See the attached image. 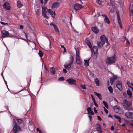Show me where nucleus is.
<instances>
[{"instance_id": "obj_1", "label": "nucleus", "mask_w": 133, "mask_h": 133, "mask_svg": "<svg viewBox=\"0 0 133 133\" xmlns=\"http://www.w3.org/2000/svg\"><path fill=\"white\" fill-rule=\"evenodd\" d=\"M42 15L46 19H48L49 18L46 15L48 12L50 14L51 16L53 18H54L55 17L56 15V14L55 11H53L52 10L50 9L48 10L44 6L42 7Z\"/></svg>"}, {"instance_id": "obj_2", "label": "nucleus", "mask_w": 133, "mask_h": 133, "mask_svg": "<svg viewBox=\"0 0 133 133\" xmlns=\"http://www.w3.org/2000/svg\"><path fill=\"white\" fill-rule=\"evenodd\" d=\"M116 60L115 55H114L112 57H108L106 61V62L107 63L111 64L115 63Z\"/></svg>"}, {"instance_id": "obj_3", "label": "nucleus", "mask_w": 133, "mask_h": 133, "mask_svg": "<svg viewBox=\"0 0 133 133\" xmlns=\"http://www.w3.org/2000/svg\"><path fill=\"white\" fill-rule=\"evenodd\" d=\"M14 123L15 124L14 127L13 129L12 130L13 133H17L18 131L21 129V128L19 126H18V125L15 119L14 120Z\"/></svg>"}, {"instance_id": "obj_4", "label": "nucleus", "mask_w": 133, "mask_h": 133, "mask_svg": "<svg viewBox=\"0 0 133 133\" xmlns=\"http://www.w3.org/2000/svg\"><path fill=\"white\" fill-rule=\"evenodd\" d=\"M66 81L70 85H75L76 83V81L72 78H69L67 79Z\"/></svg>"}, {"instance_id": "obj_5", "label": "nucleus", "mask_w": 133, "mask_h": 133, "mask_svg": "<svg viewBox=\"0 0 133 133\" xmlns=\"http://www.w3.org/2000/svg\"><path fill=\"white\" fill-rule=\"evenodd\" d=\"M116 87L120 91L122 90V82L121 81H118L117 82V84L116 85Z\"/></svg>"}, {"instance_id": "obj_6", "label": "nucleus", "mask_w": 133, "mask_h": 133, "mask_svg": "<svg viewBox=\"0 0 133 133\" xmlns=\"http://www.w3.org/2000/svg\"><path fill=\"white\" fill-rule=\"evenodd\" d=\"M1 33L2 34V37L3 38L8 37L9 35V32L6 30L2 31Z\"/></svg>"}, {"instance_id": "obj_7", "label": "nucleus", "mask_w": 133, "mask_h": 133, "mask_svg": "<svg viewBox=\"0 0 133 133\" xmlns=\"http://www.w3.org/2000/svg\"><path fill=\"white\" fill-rule=\"evenodd\" d=\"M100 39L101 40V41L102 43V44H104L105 43V41L106 43H108V41L106 38L105 36L104 35H103L101 36L100 37Z\"/></svg>"}, {"instance_id": "obj_8", "label": "nucleus", "mask_w": 133, "mask_h": 133, "mask_svg": "<svg viewBox=\"0 0 133 133\" xmlns=\"http://www.w3.org/2000/svg\"><path fill=\"white\" fill-rule=\"evenodd\" d=\"M83 8V6L81 4H76L75 5L74 9L76 11H78Z\"/></svg>"}, {"instance_id": "obj_9", "label": "nucleus", "mask_w": 133, "mask_h": 133, "mask_svg": "<svg viewBox=\"0 0 133 133\" xmlns=\"http://www.w3.org/2000/svg\"><path fill=\"white\" fill-rule=\"evenodd\" d=\"M125 115L128 118L133 119V112L128 111L126 113Z\"/></svg>"}, {"instance_id": "obj_10", "label": "nucleus", "mask_w": 133, "mask_h": 133, "mask_svg": "<svg viewBox=\"0 0 133 133\" xmlns=\"http://www.w3.org/2000/svg\"><path fill=\"white\" fill-rule=\"evenodd\" d=\"M102 16L104 17V21L106 23L108 24H109L110 23V21L107 16L105 14H103L102 15Z\"/></svg>"}, {"instance_id": "obj_11", "label": "nucleus", "mask_w": 133, "mask_h": 133, "mask_svg": "<svg viewBox=\"0 0 133 133\" xmlns=\"http://www.w3.org/2000/svg\"><path fill=\"white\" fill-rule=\"evenodd\" d=\"M59 6V3L58 2H54L51 6V8L52 9H57Z\"/></svg>"}, {"instance_id": "obj_12", "label": "nucleus", "mask_w": 133, "mask_h": 133, "mask_svg": "<svg viewBox=\"0 0 133 133\" xmlns=\"http://www.w3.org/2000/svg\"><path fill=\"white\" fill-rule=\"evenodd\" d=\"M117 18L118 19V23L120 25V26L121 29H122V27L121 26V20L119 12H117Z\"/></svg>"}, {"instance_id": "obj_13", "label": "nucleus", "mask_w": 133, "mask_h": 133, "mask_svg": "<svg viewBox=\"0 0 133 133\" xmlns=\"http://www.w3.org/2000/svg\"><path fill=\"white\" fill-rule=\"evenodd\" d=\"M3 6L8 10H9L10 9V5L8 2H5Z\"/></svg>"}, {"instance_id": "obj_14", "label": "nucleus", "mask_w": 133, "mask_h": 133, "mask_svg": "<svg viewBox=\"0 0 133 133\" xmlns=\"http://www.w3.org/2000/svg\"><path fill=\"white\" fill-rule=\"evenodd\" d=\"M85 43L88 45V46L91 49L92 48V46L91 43L89 40L88 38H86L85 40Z\"/></svg>"}, {"instance_id": "obj_15", "label": "nucleus", "mask_w": 133, "mask_h": 133, "mask_svg": "<svg viewBox=\"0 0 133 133\" xmlns=\"http://www.w3.org/2000/svg\"><path fill=\"white\" fill-rule=\"evenodd\" d=\"M91 29L92 31L95 34L98 33L99 31L98 27L96 26L92 27Z\"/></svg>"}, {"instance_id": "obj_16", "label": "nucleus", "mask_w": 133, "mask_h": 133, "mask_svg": "<svg viewBox=\"0 0 133 133\" xmlns=\"http://www.w3.org/2000/svg\"><path fill=\"white\" fill-rule=\"evenodd\" d=\"M72 64L69 63L68 64L65 63L64 65V66L66 69H67L68 70H70Z\"/></svg>"}, {"instance_id": "obj_17", "label": "nucleus", "mask_w": 133, "mask_h": 133, "mask_svg": "<svg viewBox=\"0 0 133 133\" xmlns=\"http://www.w3.org/2000/svg\"><path fill=\"white\" fill-rule=\"evenodd\" d=\"M96 129L98 131V133H101L102 132V131L101 129V126L100 124H97Z\"/></svg>"}, {"instance_id": "obj_18", "label": "nucleus", "mask_w": 133, "mask_h": 133, "mask_svg": "<svg viewBox=\"0 0 133 133\" xmlns=\"http://www.w3.org/2000/svg\"><path fill=\"white\" fill-rule=\"evenodd\" d=\"M123 103L124 104L127 105L128 107L131 106L132 104L131 102L126 99H125L123 101Z\"/></svg>"}, {"instance_id": "obj_19", "label": "nucleus", "mask_w": 133, "mask_h": 133, "mask_svg": "<svg viewBox=\"0 0 133 133\" xmlns=\"http://www.w3.org/2000/svg\"><path fill=\"white\" fill-rule=\"evenodd\" d=\"M92 49V51L94 52V55H97L98 51V48L96 46H94Z\"/></svg>"}, {"instance_id": "obj_20", "label": "nucleus", "mask_w": 133, "mask_h": 133, "mask_svg": "<svg viewBox=\"0 0 133 133\" xmlns=\"http://www.w3.org/2000/svg\"><path fill=\"white\" fill-rule=\"evenodd\" d=\"M76 51V57H79V49L78 48H75Z\"/></svg>"}, {"instance_id": "obj_21", "label": "nucleus", "mask_w": 133, "mask_h": 133, "mask_svg": "<svg viewBox=\"0 0 133 133\" xmlns=\"http://www.w3.org/2000/svg\"><path fill=\"white\" fill-rule=\"evenodd\" d=\"M76 62L77 64H80L81 63V61L80 57H76Z\"/></svg>"}, {"instance_id": "obj_22", "label": "nucleus", "mask_w": 133, "mask_h": 133, "mask_svg": "<svg viewBox=\"0 0 133 133\" xmlns=\"http://www.w3.org/2000/svg\"><path fill=\"white\" fill-rule=\"evenodd\" d=\"M127 94L129 96V97L130 98H131L132 97V94L129 89L127 90Z\"/></svg>"}, {"instance_id": "obj_23", "label": "nucleus", "mask_w": 133, "mask_h": 133, "mask_svg": "<svg viewBox=\"0 0 133 133\" xmlns=\"http://www.w3.org/2000/svg\"><path fill=\"white\" fill-rule=\"evenodd\" d=\"M94 93L95 95L96 96L99 98L101 100L102 99V96L101 94H100L96 92H95Z\"/></svg>"}, {"instance_id": "obj_24", "label": "nucleus", "mask_w": 133, "mask_h": 133, "mask_svg": "<svg viewBox=\"0 0 133 133\" xmlns=\"http://www.w3.org/2000/svg\"><path fill=\"white\" fill-rule=\"evenodd\" d=\"M90 59V58L87 60H84L85 62L84 64L85 66H87L89 65V62Z\"/></svg>"}, {"instance_id": "obj_25", "label": "nucleus", "mask_w": 133, "mask_h": 133, "mask_svg": "<svg viewBox=\"0 0 133 133\" xmlns=\"http://www.w3.org/2000/svg\"><path fill=\"white\" fill-rule=\"evenodd\" d=\"M17 4V6L19 8L22 7L23 6L22 4L20 1H18Z\"/></svg>"}, {"instance_id": "obj_26", "label": "nucleus", "mask_w": 133, "mask_h": 133, "mask_svg": "<svg viewBox=\"0 0 133 133\" xmlns=\"http://www.w3.org/2000/svg\"><path fill=\"white\" fill-rule=\"evenodd\" d=\"M114 117L116 119H119L118 121L119 123L121 122V117H119V116L116 115H114Z\"/></svg>"}, {"instance_id": "obj_27", "label": "nucleus", "mask_w": 133, "mask_h": 133, "mask_svg": "<svg viewBox=\"0 0 133 133\" xmlns=\"http://www.w3.org/2000/svg\"><path fill=\"white\" fill-rule=\"evenodd\" d=\"M74 61V57H73L71 55L70 56V59L69 60V63H71L72 64V63Z\"/></svg>"}, {"instance_id": "obj_28", "label": "nucleus", "mask_w": 133, "mask_h": 133, "mask_svg": "<svg viewBox=\"0 0 133 133\" xmlns=\"http://www.w3.org/2000/svg\"><path fill=\"white\" fill-rule=\"evenodd\" d=\"M108 89L111 93H113V89L111 86H109L108 87Z\"/></svg>"}, {"instance_id": "obj_29", "label": "nucleus", "mask_w": 133, "mask_h": 133, "mask_svg": "<svg viewBox=\"0 0 133 133\" xmlns=\"http://www.w3.org/2000/svg\"><path fill=\"white\" fill-rule=\"evenodd\" d=\"M33 125L32 124L30 121L29 122V127L28 128L30 130L31 129H32V128L33 127Z\"/></svg>"}, {"instance_id": "obj_30", "label": "nucleus", "mask_w": 133, "mask_h": 133, "mask_svg": "<svg viewBox=\"0 0 133 133\" xmlns=\"http://www.w3.org/2000/svg\"><path fill=\"white\" fill-rule=\"evenodd\" d=\"M95 82L96 83V84L97 86H99V81L98 79L97 78H96L95 79Z\"/></svg>"}, {"instance_id": "obj_31", "label": "nucleus", "mask_w": 133, "mask_h": 133, "mask_svg": "<svg viewBox=\"0 0 133 133\" xmlns=\"http://www.w3.org/2000/svg\"><path fill=\"white\" fill-rule=\"evenodd\" d=\"M130 10L132 15H133V4L131 5L130 6Z\"/></svg>"}, {"instance_id": "obj_32", "label": "nucleus", "mask_w": 133, "mask_h": 133, "mask_svg": "<svg viewBox=\"0 0 133 133\" xmlns=\"http://www.w3.org/2000/svg\"><path fill=\"white\" fill-rule=\"evenodd\" d=\"M96 1L97 3L100 5H102L103 3V2L102 0H96Z\"/></svg>"}, {"instance_id": "obj_33", "label": "nucleus", "mask_w": 133, "mask_h": 133, "mask_svg": "<svg viewBox=\"0 0 133 133\" xmlns=\"http://www.w3.org/2000/svg\"><path fill=\"white\" fill-rule=\"evenodd\" d=\"M101 42H97V46L99 48H101L102 47V46L103 44H102Z\"/></svg>"}, {"instance_id": "obj_34", "label": "nucleus", "mask_w": 133, "mask_h": 133, "mask_svg": "<svg viewBox=\"0 0 133 133\" xmlns=\"http://www.w3.org/2000/svg\"><path fill=\"white\" fill-rule=\"evenodd\" d=\"M115 79L113 78L112 77H111L110 79V83L111 85L113 84V83L115 81Z\"/></svg>"}, {"instance_id": "obj_35", "label": "nucleus", "mask_w": 133, "mask_h": 133, "mask_svg": "<svg viewBox=\"0 0 133 133\" xmlns=\"http://www.w3.org/2000/svg\"><path fill=\"white\" fill-rule=\"evenodd\" d=\"M103 104L105 106L106 108L107 109H108V104L107 103V102L105 101H103Z\"/></svg>"}, {"instance_id": "obj_36", "label": "nucleus", "mask_w": 133, "mask_h": 133, "mask_svg": "<svg viewBox=\"0 0 133 133\" xmlns=\"http://www.w3.org/2000/svg\"><path fill=\"white\" fill-rule=\"evenodd\" d=\"M38 54L41 57H42L43 55V52L40 50L39 51V52H38Z\"/></svg>"}, {"instance_id": "obj_37", "label": "nucleus", "mask_w": 133, "mask_h": 133, "mask_svg": "<svg viewBox=\"0 0 133 133\" xmlns=\"http://www.w3.org/2000/svg\"><path fill=\"white\" fill-rule=\"evenodd\" d=\"M120 68V70H121V72H122L123 71H125V69L122 66H121V67H119Z\"/></svg>"}, {"instance_id": "obj_38", "label": "nucleus", "mask_w": 133, "mask_h": 133, "mask_svg": "<svg viewBox=\"0 0 133 133\" xmlns=\"http://www.w3.org/2000/svg\"><path fill=\"white\" fill-rule=\"evenodd\" d=\"M55 31L56 32H59V31L58 28L57 26H55V27H54Z\"/></svg>"}, {"instance_id": "obj_39", "label": "nucleus", "mask_w": 133, "mask_h": 133, "mask_svg": "<svg viewBox=\"0 0 133 133\" xmlns=\"http://www.w3.org/2000/svg\"><path fill=\"white\" fill-rule=\"evenodd\" d=\"M51 70V74L53 75H55V74L56 73L55 70L54 69H52V70Z\"/></svg>"}, {"instance_id": "obj_40", "label": "nucleus", "mask_w": 133, "mask_h": 133, "mask_svg": "<svg viewBox=\"0 0 133 133\" xmlns=\"http://www.w3.org/2000/svg\"><path fill=\"white\" fill-rule=\"evenodd\" d=\"M17 121L18 124L22 123L23 122L22 120L20 119H17Z\"/></svg>"}, {"instance_id": "obj_41", "label": "nucleus", "mask_w": 133, "mask_h": 133, "mask_svg": "<svg viewBox=\"0 0 133 133\" xmlns=\"http://www.w3.org/2000/svg\"><path fill=\"white\" fill-rule=\"evenodd\" d=\"M87 110L88 111V114L90 115L89 111L91 110V109L90 107H89L87 108Z\"/></svg>"}, {"instance_id": "obj_42", "label": "nucleus", "mask_w": 133, "mask_h": 133, "mask_svg": "<svg viewBox=\"0 0 133 133\" xmlns=\"http://www.w3.org/2000/svg\"><path fill=\"white\" fill-rule=\"evenodd\" d=\"M124 38L125 40L126 41V42L127 43L129 44L130 43L129 42V41L128 38H127L126 37H124Z\"/></svg>"}, {"instance_id": "obj_43", "label": "nucleus", "mask_w": 133, "mask_h": 133, "mask_svg": "<svg viewBox=\"0 0 133 133\" xmlns=\"http://www.w3.org/2000/svg\"><path fill=\"white\" fill-rule=\"evenodd\" d=\"M81 86L82 87V88L84 89H86V88L85 87V85H83L82 84H81Z\"/></svg>"}, {"instance_id": "obj_44", "label": "nucleus", "mask_w": 133, "mask_h": 133, "mask_svg": "<svg viewBox=\"0 0 133 133\" xmlns=\"http://www.w3.org/2000/svg\"><path fill=\"white\" fill-rule=\"evenodd\" d=\"M103 108L104 109V111L105 112V113L106 114H107L108 113V110L107 109H106L105 107H103Z\"/></svg>"}, {"instance_id": "obj_45", "label": "nucleus", "mask_w": 133, "mask_h": 133, "mask_svg": "<svg viewBox=\"0 0 133 133\" xmlns=\"http://www.w3.org/2000/svg\"><path fill=\"white\" fill-rule=\"evenodd\" d=\"M93 102H94V105H95V106L96 107H98V105L97 104L95 100L94 99L93 100Z\"/></svg>"}, {"instance_id": "obj_46", "label": "nucleus", "mask_w": 133, "mask_h": 133, "mask_svg": "<svg viewBox=\"0 0 133 133\" xmlns=\"http://www.w3.org/2000/svg\"><path fill=\"white\" fill-rule=\"evenodd\" d=\"M64 80V78L63 77H62L59 78L58 79V80L61 81H62Z\"/></svg>"}, {"instance_id": "obj_47", "label": "nucleus", "mask_w": 133, "mask_h": 133, "mask_svg": "<svg viewBox=\"0 0 133 133\" xmlns=\"http://www.w3.org/2000/svg\"><path fill=\"white\" fill-rule=\"evenodd\" d=\"M10 37H11L17 38V36L16 35H10Z\"/></svg>"}, {"instance_id": "obj_48", "label": "nucleus", "mask_w": 133, "mask_h": 133, "mask_svg": "<svg viewBox=\"0 0 133 133\" xmlns=\"http://www.w3.org/2000/svg\"><path fill=\"white\" fill-rule=\"evenodd\" d=\"M97 118L100 121H101L102 120V118H101V117L99 116H98V115L97 116Z\"/></svg>"}, {"instance_id": "obj_49", "label": "nucleus", "mask_w": 133, "mask_h": 133, "mask_svg": "<svg viewBox=\"0 0 133 133\" xmlns=\"http://www.w3.org/2000/svg\"><path fill=\"white\" fill-rule=\"evenodd\" d=\"M0 23H1V24H2V25H5L6 24V25L8 24V23H5L3 22H1Z\"/></svg>"}, {"instance_id": "obj_50", "label": "nucleus", "mask_w": 133, "mask_h": 133, "mask_svg": "<svg viewBox=\"0 0 133 133\" xmlns=\"http://www.w3.org/2000/svg\"><path fill=\"white\" fill-rule=\"evenodd\" d=\"M90 115L91 114L92 115H93L94 114V112L92 111L91 110L89 111Z\"/></svg>"}, {"instance_id": "obj_51", "label": "nucleus", "mask_w": 133, "mask_h": 133, "mask_svg": "<svg viewBox=\"0 0 133 133\" xmlns=\"http://www.w3.org/2000/svg\"><path fill=\"white\" fill-rule=\"evenodd\" d=\"M114 77H112L113 78H114L115 79L117 78V75H114Z\"/></svg>"}, {"instance_id": "obj_52", "label": "nucleus", "mask_w": 133, "mask_h": 133, "mask_svg": "<svg viewBox=\"0 0 133 133\" xmlns=\"http://www.w3.org/2000/svg\"><path fill=\"white\" fill-rule=\"evenodd\" d=\"M88 116L89 118L90 119V121H91V120L92 118V117L90 115Z\"/></svg>"}, {"instance_id": "obj_53", "label": "nucleus", "mask_w": 133, "mask_h": 133, "mask_svg": "<svg viewBox=\"0 0 133 133\" xmlns=\"http://www.w3.org/2000/svg\"><path fill=\"white\" fill-rule=\"evenodd\" d=\"M63 71L64 73H66L67 72V71L65 69H63Z\"/></svg>"}, {"instance_id": "obj_54", "label": "nucleus", "mask_w": 133, "mask_h": 133, "mask_svg": "<svg viewBox=\"0 0 133 133\" xmlns=\"http://www.w3.org/2000/svg\"><path fill=\"white\" fill-rule=\"evenodd\" d=\"M94 110L95 112L96 113H97V110L96 109V108L95 107H94Z\"/></svg>"}, {"instance_id": "obj_55", "label": "nucleus", "mask_w": 133, "mask_h": 133, "mask_svg": "<svg viewBox=\"0 0 133 133\" xmlns=\"http://www.w3.org/2000/svg\"><path fill=\"white\" fill-rule=\"evenodd\" d=\"M50 25H51L53 26L54 27H55V26H56V25H55V24L53 23H51L50 24Z\"/></svg>"}, {"instance_id": "obj_56", "label": "nucleus", "mask_w": 133, "mask_h": 133, "mask_svg": "<svg viewBox=\"0 0 133 133\" xmlns=\"http://www.w3.org/2000/svg\"><path fill=\"white\" fill-rule=\"evenodd\" d=\"M127 94L125 92H124L123 93V95L125 97H127Z\"/></svg>"}, {"instance_id": "obj_57", "label": "nucleus", "mask_w": 133, "mask_h": 133, "mask_svg": "<svg viewBox=\"0 0 133 133\" xmlns=\"http://www.w3.org/2000/svg\"><path fill=\"white\" fill-rule=\"evenodd\" d=\"M126 110H128V111H130V110H131V108H129V107H128V108H126Z\"/></svg>"}, {"instance_id": "obj_58", "label": "nucleus", "mask_w": 133, "mask_h": 133, "mask_svg": "<svg viewBox=\"0 0 133 133\" xmlns=\"http://www.w3.org/2000/svg\"><path fill=\"white\" fill-rule=\"evenodd\" d=\"M114 127L113 126H112L111 127V130H114Z\"/></svg>"}, {"instance_id": "obj_59", "label": "nucleus", "mask_w": 133, "mask_h": 133, "mask_svg": "<svg viewBox=\"0 0 133 133\" xmlns=\"http://www.w3.org/2000/svg\"><path fill=\"white\" fill-rule=\"evenodd\" d=\"M25 88H24L23 89H22L21 90H20V91H19L18 92V93H19L20 92H21V91H23L24 90H25Z\"/></svg>"}, {"instance_id": "obj_60", "label": "nucleus", "mask_w": 133, "mask_h": 133, "mask_svg": "<svg viewBox=\"0 0 133 133\" xmlns=\"http://www.w3.org/2000/svg\"><path fill=\"white\" fill-rule=\"evenodd\" d=\"M23 25H20V28L21 29H23Z\"/></svg>"}, {"instance_id": "obj_61", "label": "nucleus", "mask_w": 133, "mask_h": 133, "mask_svg": "<svg viewBox=\"0 0 133 133\" xmlns=\"http://www.w3.org/2000/svg\"><path fill=\"white\" fill-rule=\"evenodd\" d=\"M130 82H127V83H128V85L129 87H131L130 86Z\"/></svg>"}, {"instance_id": "obj_62", "label": "nucleus", "mask_w": 133, "mask_h": 133, "mask_svg": "<svg viewBox=\"0 0 133 133\" xmlns=\"http://www.w3.org/2000/svg\"><path fill=\"white\" fill-rule=\"evenodd\" d=\"M123 57L125 58H127V56H126V55L125 54H124L123 55Z\"/></svg>"}, {"instance_id": "obj_63", "label": "nucleus", "mask_w": 133, "mask_h": 133, "mask_svg": "<svg viewBox=\"0 0 133 133\" xmlns=\"http://www.w3.org/2000/svg\"><path fill=\"white\" fill-rule=\"evenodd\" d=\"M4 71H2V73H1V75H2V77H3V79L4 78V76H3V72H4Z\"/></svg>"}, {"instance_id": "obj_64", "label": "nucleus", "mask_w": 133, "mask_h": 133, "mask_svg": "<svg viewBox=\"0 0 133 133\" xmlns=\"http://www.w3.org/2000/svg\"><path fill=\"white\" fill-rule=\"evenodd\" d=\"M108 117L112 118L113 117V116L112 115H111L110 114H109L108 115Z\"/></svg>"}]
</instances>
